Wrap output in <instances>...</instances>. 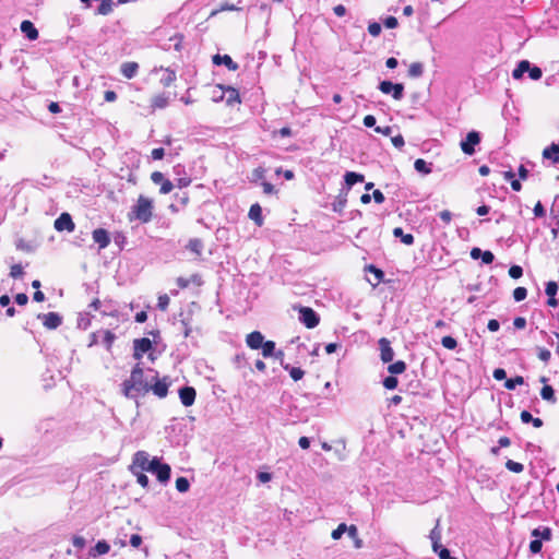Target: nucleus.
<instances>
[{
    "instance_id": "38",
    "label": "nucleus",
    "mask_w": 559,
    "mask_h": 559,
    "mask_svg": "<svg viewBox=\"0 0 559 559\" xmlns=\"http://www.w3.org/2000/svg\"><path fill=\"white\" fill-rule=\"evenodd\" d=\"M262 356L264 358L272 357L275 350V342L273 341H264V345L261 346Z\"/></svg>"
},
{
    "instance_id": "56",
    "label": "nucleus",
    "mask_w": 559,
    "mask_h": 559,
    "mask_svg": "<svg viewBox=\"0 0 559 559\" xmlns=\"http://www.w3.org/2000/svg\"><path fill=\"white\" fill-rule=\"evenodd\" d=\"M528 75L534 81L539 80L543 75L542 69L538 67H533V68L530 67Z\"/></svg>"
},
{
    "instance_id": "48",
    "label": "nucleus",
    "mask_w": 559,
    "mask_h": 559,
    "mask_svg": "<svg viewBox=\"0 0 559 559\" xmlns=\"http://www.w3.org/2000/svg\"><path fill=\"white\" fill-rule=\"evenodd\" d=\"M169 306V297L168 295L164 294L160 295L157 299V307L162 311H166Z\"/></svg>"
},
{
    "instance_id": "12",
    "label": "nucleus",
    "mask_w": 559,
    "mask_h": 559,
    "mask_svg": "<svg viewBox=\"0 0 559 559\" xmlns=\"http://www.w3.org/2000/svg\"><path fill=\"white\" fill-rule=\"evenodd\" d=\"M246 344L251 349H260L264 345V336L260 331H253L247 334Z\"/></svg>"
},
{
    "instance_id": "15",
    "label": "nucleus",
    "mask_w": 559,
    "mask_h": 559,
    "mask_svg": "<svg viewBox=\"0 0 559 559\" xmlns=\"http://www.w3.org/2000/svg\"><path fill=\"white\" fill-rule=\"evenodd\" d=\"M41 319L43 324L49 330L57 329L62 322L61 317L57 312H48L43 314Z\"/></svg>"
},
{
    "instance_id": "41",
    "label": "nucleus",
    "mask_w": 559,
    "mask_h": 559,
    "mask_svg": "<svg viewBox=\"0 0 559 559\" xmlns=\"http://www.w3.org/2000/svg\"><path fill=\"white\" fill-rule=\"evenodd\" d=\"M506 467H507V469H509L510 472L515 473V474H520L524 471V466L522 463H519V462H515L512 460H508L506 462Z\"/></svg>"
},
{
    "instance_id": "23",
    "label": "nucleus",
    "mask_w": 559,
    "mask_h": 559,
    "mask_svg": "<svg viewBox=\"0 0 559 559\" xmlns=\"http://www.w3.org/2000/svg\"><path fill=\"white\" fill-rule=\"evenodd\" d=\"M543 157L550 159L554 164L559 163V144L552 143L550 146L544 148Z\"/></svg>"
},
{
    "instance_id": "54",
    "label": "nucleus",
    "mask_w": 559,
    "mask_h": 559,
    "mask_svg": "<svg viewBox=\"0 0 559 559\" xmlns=\"http://www.w3.org/2000/svg\"><path fill=\"white\" fill-rule=\"evenodd\" d=\"M542 547H543V544H542V540L536 538V539H533L531 543H530V551L532 554H538L540 550H542Z\"/></svg>"
},
{
    "instance_id": "27",
    "label": "nucleus",
    "mask_w": 559,
    "mask_h": 559,
    "mask_svg": "<svg viewBox=\"0 0 559 559\" xmlns=\"http://www.w3.org/2000/svg\"><path fill=\"white\" fill-rule=\"evenodd\" d=\"M393 235L396 238H401V241L406 246H412L415 241V238L412 234H404L401 227H395L393 229Z\"/></svg>"
},
{
    "instance_id": "35",
    "label": "nucleus",
    "mask_w": 559,
    "mask_h": 559,
    "mask_svg": "<svg viewBox=\"0 0 559 559\" xmlns=\"http://www.w3.org/2000/svg\"><path fill=\"white\" fill-rule=\"evenodd\" d=\"M102 333H103V342H104L107 350H111L112 344L116 340V335L109 330H104V331H102Z\"/></svg>"
},
{
    "instance_id": "49",
    "label": "nucleus",
    "mask_w": 559,
    "mask_h": 559,
    "mask_svg": "<svg viewBox=\"0 0 559 559\" xmlns=\"http://www.w3.org/2000/svg\"><path fill=\"white\" fill-rule=\"evenodd\" d=\"M347 525L345 523H341L335 530H333L331 536L333 539H340L342 535L346 532Z\"/></svg>"
},
{
    "instance_id": "29",
    "label": "nucleus",
    "mask_w": 559,
    "mask_h": 559,
    "mask_svg": "<svg viewBox=\"0 0 559 559\" xmlns=\"http://www.w3.org/2000/svg\"><path fill=\"white\" fill-rule=\"evenodd\" d=\"M344 179L346 185L350 188L357 182H362L365 180V176L355 171H347Z\"/></svg>"
},
{
    "instance_id": "10",
    "label": "nucleus",
    "mask_w": 559,
    "mask_h": 559,
    "mask_svg": "<svg viewBox=\"0 0 559 559\" xmlns=\"http://www.w3.org/2000/svg\"><path fill=\"white\" fill-rule=\"evenodd\" d=\"M380 358L383 362H391L394 358V350L391 347V342L386 337L379 340Z\"/></svg>"
},
{
    "instance_id": "31",
    "label": "nucleus",
    "mask_w": 559,
    "mask_h": 559,
    "mask_svg": "<svg viewBox=\"0 0 559 559\" xmlns=\"http://www.w3.org/2000/svg\"><path fill=\"white\" fill-rule=\"evenodd\" d=\"M528 69L530 62L527 60H522L512 72L513 79H521L526 71L528 72Z\"/></svg>"
},
{
    "instance_id": "16",
    "label": "nucleus",
    "mask_w": 559,
    "mask_h": 559,
    "mask_svg": "<svg viewBox=\"0 0 559 559\" xmlns=\"http://www.w3.org/2000/svg\"><path fill=\"white\" fill-rule=\"evenodd\" d=\"M558 292V285L554 281H549L546 284L545 293L548 296L547 305L549 307H557L558 300L556 299V294Z\"/></svg>"
},
{
    "instance_id": "44",
    "label": "nucleus",
    "mask_w": 559,
    "mask_h": 559,
    "mask_svg": "<svg viewBox=\"0 0 559 559\" xmlns=\"http://www.w3.org/2000/svg\"><path fill=\"white\" fill-rule=\"evenodd\" d=\"M190 488V483L186 477H178L176 479V489L179 492H186Z\"/></svg>"
},
{
    "instance_id": "7",
    "label": "nucleus",
    "mask_w": 559,
    "mask_h": 559,
    "mask_svg": "<svg viewBox=\"0 0 559 559\" xmlns=\"http://www.w3.org/2000/svg\"><path fill=\"white\" fill-rule=\"evenodd\" d=\"M480 135L477 131H471L467 133L465 141L461 142V148L466 155H473L475 153V145L479 144Z\"/></svg>"
},
{
    "instance_id": "2",
    "label": "nucleus",
    "mask_w": 559,
    "mask_h": 559,
    "mask_svg": "<svg viewBox=\"0 0 559 559\" xmlns=\"http://www.w3.org/2000/svg\"><path fill=\"white\" fill-rule=\"evenodd\" d=\"M153 201L144 195H139L136 199V203L131 207V211L128 213V218L130 222L136 219L142 224H146L151 222L153 218Z\"/></svg>"
},
{
    "instance_id": "52",
    "label": "nucleus",
    "mask_w": 559,
    "mask_h": 559,
    "mask_svg": "<svg viewBox=\"0 0 559 559\" xmlns=\"http://www.w3.org/2000/svg\"><path fill=\"white\" fill-rule=\"evenodd\" d=\"M176 81V73L174 71L167 70V74L164 79H162V83L164 86H170Z\"/></svg>"
},
{
    "instance_id": "20",
    "label": "nucleus",
    "mask_w": 559,
    "mask_h": 559,
    "mask_svg": "<svg viewBox=\"0 0 559 559\" xmlns=\"http://www.w3.org/2000/svg\"><path fill=\"white\" fill-rule=\"evenodd\" d=\"M21 31L29 40H36L39 36L37 28L28 20H25L21 23Z\"/></svg>"
},
{
    "instance_id": "58",
    "label": "nucleus",
    "mask_w": 559,
    "mask_h": 559,
    "mask_svg": "<svg viewBox=\"0 0 559 559\" xmlns=\"http://www.w3.org/2000/svg\"><path fill=\"white\" fill-rule=\"evenodd\" d=\"M72 544H73V546L75 548L83 549L85 547V545H86V542H85V539L82 536L75 535L72 538Z\"/></svg>"
},
{
    "instance_id": "14",
    "label": "nucleus",
    "mask_w": 559,
    "mask_h": 559,
    "mask_svg": "<svg viewBox=\"0 0 559 559\" xmlns=\"http://www.w3.org/2000/svg\"><path fill=\"white\" fill-rule=\"evenodd\" d=\"M212 61L214 64L216 66H221V64H224L227 67L228 70L230 71H236L238 70V63H236L230 56L228 55H214L213 58H212Z\"/></svg>"
},
{
    "instance_id": "64",
    "label": "nucleus",
    "mask_w": 559,
    "mask_h": 559,
    "mask_svg": "<svg viewBox=\"0 0 559 559\" xmlns=\"http://www.w3.org/2000/svg\"><path fill=\"white\" fill-rule=\"evenodd\" d=\"M392 144L397 147L402 148L404 146V138L401 134H397L391 139Z\"/></svg>"
},
{
    "instance_id": "28",
    "label": "nucleus",
    "mask_w": 559,
    "mask_h": 559,
    "mask_svg": "<svg viewBox=\"0 0 559 559\" xmlns=\"http://www.w3.org/2000/svg\"><path fill=\"white\" fill-rule=\"evenodd\" d=\"M520 418L525 424L532 423L535 428H539L544 424L540 418L533 417L528 411H522L520 414Z\"/></svg>"
},
{
    "instance_id": "13",
    "label": "nucleus",
    "mask_w": 559,
    "mask_h": 559,
    "mask_svg": "<svg viewBox=\"0 0 559 559\" xmlns=\"http://www.w3.org/2000/svg\"><path fill=\"white\" fill-rule=\"evenodd\" d=\"M197 392L192 386H183L179 390V397L183 406H191L195 401Z\"/></svg>"
},
{
    "instance_id": "11",
    "label": "nucleus",
    "mask_w": 559,
    "mask_h": 559,
    "mask_svg": "<svg viewBox=\"0 0 559 559\" xmlns=\"http://www.w3.org/2000/svg\"><path fill=\"white\" fill-rule=\"evenodd\" d=\"M92 237L95 243L98 245L99 249H105L110 243V237L106 229L96 228L92 233Z\"/></svg>"
},
{
    "instance_id": "25",
    "label": "nucleus",
    "mask_w": 559,
    "mask_h": 559,
    "mask_svg": "<svg viewBox=\"0 0 559 559\" xmlns=\"http://www.w3.org/2000/svg\"><path fill=\"white\" fill-rule=\"evenodd\" d=\"M168 103H169V98L167 95L158 94L152 98L151 107L153 110L164 109L168 106Z\"/></svg>"
},
{
    "instance_id": "50",
    "label": "nucleus",
    "mask_w": 559,
    "mask_h": 559,
    "mask_svg": "<svg viewBox=\"0 0 559 559\" xmlns=\"http://www.w3.org/2000/svg\"><path fill=\"white\" fill-rule=\"evenodd\" d=\"M510 277L518 280L523 275V269L520 265H512L509 269Z\"/></svg>"
},
{
    "instance_id": "57",
    "label": "nucleus",
    "mask_w": 559,
    "mask_h": 559,
    "mask_svg": "<svg viewBox=\"0 0 559 559\" xmlns=\"http://www.w3.org/2000/svg\"><path fill=\"white\" fill-rule=\"evenodd\" d=\"M261 186H262L263 192L265 194H276L277 193V190L275 189V187L267 181H263L261 183Z\"/></svg>"
},
{
    "instance_id": "8",
    "label": "nucleus",
    "mask_w": 559,
    "mask_h": 559,
    "mask_svg": "<svg viewBox=\"0 0 559 559\" xmlns=\"http://www.w3.org/2000/svg\"><path fill=\"white\" fill-rule=\"evenodd\" d=\"M53 227L58 231L67 230L72 233L75 229V224L71 215L67 212L61 213L60 216L55 221Z\"/></svg>"
},
{
    "instance_id": "26",
    "label": "nucleus",
    "mask_w": 559,
    "mask_h": 559,
    "mask_svg": "<svg viewBox=\"0 0 559 559\" xmlns=\"http://www.w3.org/2000/svg\"><path fill=\"white\" fill-rule=\"evenodd\" d=\"M284 370L289 372L290 378L296 382L304 378L305 371L299 367H293L289 364L282 362Z\"/></svg>"
},
{
    "instance_id": "34",
    "label": "nucleus",
    "mask_w": 559,
    "mask_h": 559,
    "mask_svg": "<svg viewBox=\"0 0 559 559\" xmlns=\"http://www.w3.org/2000/svg\"><path fill=\"white\" fill-rule=\"evenodd\" d=\"M187 248H188L191 252H193V253H195V254L200 255V254H201V252H202V249H203V242H202L200 239H197V238H194V239H190V240H189V242H188Z\"/></svg>"
},
{
    "instance_id": "60",
    "label": "nucleus",
    "mask_w": 559,
    "mask_h": 559,
    "mask_svg": "<svg viewBox=\"0 0 559 559\" xmlns=\"http://www.w3.org/2000/svg\"><path fill=\"white\" fill-rule=\"evenodd\" d=\"M480 258H481V260H483V262L485 264H490L495 260V255H493V253L491 251H484V252H481Z\"/></svg>"
},
{
    "instance_id": "36",
    "label": "nucleus",
    "mask_w": 559,
    "mask_h": 559,
    "mask_svg": "<svg viewBox=\"0 0 559 559\" xmlns=\"http://www.w3.org/2000/svg\"><path fill=\"white\" fill-rule=\"evenodd\" d=\"M424 68L420 62H413L408 68V75L411 78H419L423 75Z\"/></svg>"
},
{
    "instance_id": "53",
    "label": "nucleus",
    "mask_w": 559,
    "mask_h": 559,
    "mask_svg": "<svg viewBox=\"0 0 559 559\" xmlns=\"http://www.w3.org/2000/svg\"><path fill=\"white\" fill-rule=\"evenodd\" d=\"M173 189H174V183H173L170 180L165 179V180L160 183L159 192H160L162 194H167V193H169Z\"/></svg>"
},
{
    "instance_id": "9",
    "label": "nucleus",
    "mask_w": 559,
    "mask_h": 559,
    "mask_svg": "<svg viewBox=\"0 0 559 559\" xmlns=\"http://www.w3.org/2000/svg\"><path fill=\"white\" fill-rule=\"evenodd\" d=\"M152 349V342L147 337L135 338L133 341V357L140 360L143 354Z\"/></svg>"
},
{
    "instance_id": "22",
    "label": "nucleus",
    "mask_w": 559,
    "mask_h": 559,
    "mask_svg": "<svg viewBox=\"0 0 559 559\" xmlns=\"http://www.w3.org/2000/svg\"><path fill=\"white\" fill-rule=\"evenodd\" d=\"M100 5L98 7V13L102 15L109 14L115 5L127 2V0H100Z\"/></svg>"
},
{
    "instance_id": "40",
    "label": "nucleus",
    "mask_w": 559,
    "mask_h": 559,
    "mask_svg": "<svg viewBox=\"0 0 559 559\" xmlns=\"http://www.w3.org/2000/svg\"><path fill=\"white\" fill-rule=\"evenodd\" d=\"M524 383V379L522 376H516L511 379H507L504 382V388L508 390H514L516 385H522Z\"/></svg>"
},
{
    "instance_id": "1",
    "label": "nucleus",
    "mask_w": 559,
    "mask_h": 559,
    "mask_svg": "<svg viewBox=\"0 0 559 559\" xmlns=\"http://www.w3.org/2000/svg\"><path fill=\"white\" fill-rule=\"evenodd\" d=\"M121 392L128 399L145 395L150 392V383L145 381L144 370L140 364L132 368L130 377L121 383Z\"/></svg>"
},
{
    "instance_id": "19",
    "label": "nucleus",
    "mask_w": 559,
    "mask_h": 559,
    "mask_svg": "<svg viewBox=\"0 0 559 559\" xmlns=\"http://www.w3.org/2000/svg\"><path fill=\"white\" fill-rule=\"evenodd\" d=\"M148 454L145 451H138L133 456V466L141 468L142 471H148Z\"/></svg>"
},
{
    "instance_id": "32",
    "label": "nucleus",
    "mask_w": 559,
    "mask_h": 559,
    "mask_svg": "<svg viewBox=\"0 0 559 559\" xmlns=\"http://www.w3.org/2000/svg\"><path fill=\"white\" fill-rule=\"evenodd\" d=\"M406 370V364L405 361L403 360H397L393 364H390L388 366V371L391 373V374H401L403 373L404 371Z\"/></svg>"
},
{
    "instance_id": "61",
    "label": "nucleus",
    "mask_w": 559,
    "mask_h": 559,
    "mask_svg": "<svg viewBox=\"0 0 559 559\" xmlns=\"http://www.w3.org/2000/svg\"><path fill=\"white\" fill-rule=\"evenodd\" d=\"M384 26L388 28H395L399 24L397 19L395 16H388L384 22Z\"/></svg>"
},
{
    "instance_id": "55",
    "label": "nucleus",
    "mask_w": 559,
    "mask_h": 559,
    "mask_svg": "<svg viewBox=\"0 0 559 559\" xmlns=\"http://www.w3.org/2000/svg\"><path fill=\"white\" fill-rule=\"evenodd\" d=\"M537 356L544 362H548L550 360L551 353L547 348L539 347Z\"/></svg>"
},
{
    "instance_id": "39",
    "label": "nucleus",
    "mask_w": 559,
    "mask_h": 559,
    "mask_svg": "<svg viewBox=\"0 0 559 559\" xmlns=\"http://www.w3.org/2000/svg\"><path fill=\"white\" fill-rule=\"evenodd\" d=\"M110 550V546L106 540H99L94 546L95 555H106Z\"/></svg>"
},
{
    "instance_id": "46",
    "label": "nucleus",
    "mask_w": 559,
    "mask_h": 559,
    "mask_svg": "<svg viewBox=\"0 0 559 559\" xmlns=\"http://www.w3.org/2000/svg\"><path fill=\"white\" fill-rule=\"evenodd\" d=\"M24 275L23 266L21 264H13L10 267V276L12 278H21Z\"/></svg>"
},
{
    "instance_id": "17",
    "label": "nucleus",
    "mask_w": 559,
    "mask_h": 559,
    "mask_svg": "<svg viewBox=\"0 0 559 559\" xmlns=\"http://www.w3.org/2000/svg\"><path fill=\"white\" fill-rule=\"evenodd\" d=\"M120 71L126 79H132L138 74L139 63L134 61L123 62L120 67Z\"/></svg>"
},
{
    "instance_id": "62",
    "label": "nucleus",
    "mask_w": 559,
    "mask_h": 559,
    "mask_svg": "<svg viewBox=\"0 0 559 559\" xmlns=\"http://www.w3.org/2000/svg\"><path fill=\"white\" fill-rule=\"evenodd\" d=\"M534 215L536 217H543L545 216L546 212H545V209L543 206V204L540 203V201H538L535 206H534Z\"/></svg>"
},
{
    "instance_id": "3",
    "label": "nucleus",
    "mask_w": 559,
    "mask_h": 559,
    "mask_svg": "<svg viewBox=\"0 0 559 559\" xmlns=\"http://www.w3.org/2000/svg\"><path fill=\"white\" fill-rule=\"evenodd\" d=\"M295 309L298 310V312H299V321L307 329H313L319 324L320 317L312 308L305 307V306H298V307H295Z\"/></svg>"
},
{
    "instance_id": "30",
    "label": "nucleus",
    "mask_w": 559,
    "mask_h": 559,
    "mask_svg": "<svg viewBox=\"0 0 559 559\" xmlns=\"http://www.w3.org/2000/svg\"><path fill=\"white\" fill-rule=\"evenodd\" d=\"M221 88L224 90L223 86H221ZM225 91L227 92V98H226V103L228 105H231L234 103H240V95H239V92L235 88V87H231V86H227L225 87Z\"/></svg>"
},
{
    "instance_id": "37",
    "label": "nucleus",
    "mask_w": 559,
    "mask_h": 559,
    "mask_svg": "<svg viewBox=\"0 0 559 559\" xmlns=\"http://www.w3.org/2000/svg\"><path fill=\"white\" fill-rule=\"evenodd\" d=\"M414 167L418 173H421L424 175H428L431 173V168L428 166L425 159L417 158L414 163Z\"/></svg>"
},
{
    "instance_id": "4",
    "label": "nucleus",
    "mask_w": 559,
    "mask_h": 559,
    "mask_svg": "<svg viewBox=\"0 0 559 559\" xmlns=\"http://www.w3.org/2000/svg\"><path fill=\"white\" fill-rule=\"evenodd\" d=\"M171 381L169 377L165 376L163 378L154 377L150 383V391L153 392L158 399H165L168 394L169 386Z\"/></svg>"
},
{
    "instance_id": "33",
    "label": "nucleus",
    "mask_w": 559,
    "mask_h": 559,
    "mask_svg": "<svg viewBox=\"0 0 559 559\" xmlns=\"http://www.w3.org/2000/svg\"><path fill=\"white\" fill-rule=\"evenodd\" d=\"M433 550H435V552L438 554L440 559H457L455 557H452L450 555V550L448 548L442 547L441 545H439L438 542L433 543Z\"/></svg>"
},
{
    "instance_id": "18",
    "label": "nucleus",
    "mask_w": 559,
    "mask_h": 559,
    "mask_svg": "<svg viewBox=\"0 0 559 559\" xmlns=\"http://www.w3.org/2000/svg\"><path fill=\"white\" fill-rule=\"evenodd\" d=\"M248 216L259 227H261L264 223V219L262 216V207L259 203H254L250 206Z\"/></svg>"
},
{
    "instance_id": "59",
    "label": "nucleus",
    "mask_w": 559,
    "mask_h": 559,
    "mask_svg": "<svg viewBox=\"0 0 559 559\" xmlns=\"http://www.w3.org/2000/svg\"><path fill=\"white\" fill-rule=\"evenodd\" d=\"M151 156L154 160L163 159L165 156V150L163 147L154 148L151 152Z\"/></svg>"
},
{
    "instance_id": "21",
    "label": "nucleus",
    "mask_w": 559,
    "mask_h": 559,
    "mask_svg": "<svg viewBox=\"0 0 559 559\" xmlns=\"http://www.w3.org/2000/svg\"><path fill=\"white\" fill-rule=\"evenodd\" d=\"M540 382L544 383V386L540 390V396L543 397V400L550 403H556L555 390L552 389L551 385L546 384L547 378L542 377Z\"/></svg>"
},
{
    "instance_id": "63",
    "label": "nucleus",
    "mask_w": 559,
    "mask_h": 559,
    "mask_svg": "<svg viewBox=\"0 0 559 559\" xmlns=\"http://www.w3.org/2000/svg\"><path fill=\"white\" fill-rule=\"evenodd\" d=\"M151 179L154 183L158 185L165 180V177H164L163 173H160V171H153L151 174Z\"/></svg>"
},
{
    "instance_id": "42",
    "label": "nucleus",
    "mask_w": 559,
    "mask_h": 559,
    "mask_svg": "<svg viewBox=\"0 0 559 559\" xmlns=\"http://www.w3.org/2000/svg\"><path fill=\"white\" fill-rule=\"evenodd\" d=\"M441 344L444 348L453 350L457 347V342L454 337L447 335L441 338Z\"/></svg>"
},
{
    "instance_id": "51",
    "label": "nucleus",
    "mask_w": 559,
    "mask_h": 559,
    "mask_svg": "<svg viewBox=\"0 0 559 559\" xmlns=\"http://www.w3.org/2000/svg\"><path fill=\"white\" fill-rule=\"evenodd\" d=\"M381 25L377 22H372L368 25V32L371 36L377 37L381 33Z\"/></svg>"
},
{
    "instance_id": "24",
    "label": "nucleus",
    "mask_w": 559,
    "mask_h": 559,
    "mask_svg": "<svg viewBox=\"0 0 559 559\" xmlns=\"http://www.w3.org/2000/svg\"><path fill=\"white\" fill-rule=\"evenodd\" d=\"M365 272H369V273H372L373 276H374V282H371V285L373 287L378 286L384 278V273L382 270L378 269L377 266H374L373 264H368L365 266Z\"/></svg>"
},
{
    "instance_id": "43",
    "label": "nucleus",
    "mask_w": 559,
    "mask_h": 559,
    "mask_svg": "<svg viewBox=\"0 0 559 559\" xmlns=\"http://www.w3.org/2000/svg\"><path fill=\"white\" fill-rule=\"evenodd\" d=\"M382 384L385 389L388 390H394L397 388V384H399V380L396 377H394L393 374L386 377L383 379L382 381Z\"/></svg>"
},
{
    "instance_id": "47",
    "label": "nucleus",
    "mask_w": 559,
    "mask_h": 559,
    "mask_svg": "<svg viewBox=\"0 0 559 559\" xmlns=\"http://www.w3.org/2000/svg\"><path fill=\"white\" fill-rule=\"evenodd\" d=\"M527 296V289L525 287H516L513 290V298L515 301H522Z\"/></svg>"
},
{
    "instance_id": "45",
    "label": "nucleus",
    "mask_w": 559,
    "mask_h": 559,
    "mask_svg": "<svg viewBox=\"0 0 559 559\" xmlns=\"http://www.w3.org/2000/svg\"><path fill=\"white\" fill-rule=\"evenodd\" d=\"M240 10H241V8H239V7H237V5L233 4V3L224 2V3H222V4L219 5V8H218V9H216V10H214V11L212 12V15H215V14H217L218 12H223V11H240Z\"/></svg>"
},
{
    "instance_id": "5",
    "label": "nucleus",
    "mask_w": 559,
    "mask_h": 559,
    "mask_svg": "<svg viewBox=\"0 0 559 559\" xmlns=\"http://www.w3.org/2000/svg\"><path fill=\"white\" fill-rule=\"evenodd\" d=\"M148 472L155 473L159 481L166 483L170 478V466L166 463H160L157 457L151 460L148 464Z\"/></svg>"
},
{
    "instance_id": "6",
    "label": "nucleus",
    "mask_w": 559,
    "mask_h": 559,
    "mask_svg": "<svg viewBox=\"0 0 559 559\" xmlns=\"http://www.w3.org/2000/svg\"><path fill=\"white\" fill-rule=\"evenodd\" d=\"M379 90L383 94H392L395 100H401L404 96V85L402 83H392L391 81H382L379 84Z\"/></svg>"
}]
</instances>
